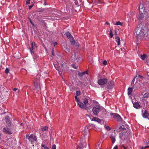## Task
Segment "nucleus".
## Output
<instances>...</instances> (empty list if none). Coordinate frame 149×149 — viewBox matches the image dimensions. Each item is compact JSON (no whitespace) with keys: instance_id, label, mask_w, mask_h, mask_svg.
I'll return each instance as SVG.
<instances>
[{"instance_id":"12","label":"nucleus","mask_w":149,"mask_h":149,"mask_svg":"<svg viewBox=\"0 0 149 149\" xmlns=\"http://www.w3.org/2000/svg\"><path fill=\"white\" fill-rule=\"evenodd\" d=\"M3 132V133L6 134H12V132L10 129L7 127H4Z\"/></svg>"},{"instance_id":"31","label":"nucleus","mask_w":149,"mask_h":149,"mask_svg":"<svg viewBox=\"0 0 149 149\" xmlns=\"http://www.w3.org/2000/svg\"><path fill=\"white\" fill-rule=\"evenodd\" d=\"M76 94L77 96H79L80 94V92L79 91H77L76 92Z\"/></svg>"},{"instance_id":"45","label":"nucleus","mask_w":149,"mask_h":149,"mask_svg":"<svg viewBox=\"0 0 149 149\" xmlns=\"http://www.w3.org/2000/svg\"><path fill=\"white\" fill-rule=\"evenodd\" d=\"M97 3H101V1L100 0H97Z\"/></svg>"},{"instance_id":"61","label":"nucleus","mask_w":149,"mask_h":149,"mask_svg":"<svg viewBox=\"0 0 149 149\" xmlns=\"http://www.w3.org/2000/svg\"><path fill=\"white\" fill-rule=\"evenodd\" d=\"M22 123H21V125H22Z\"/></svg>"},{"instance_id":"54","label":"nucleus","mask_w":149,"mask_h":149,"mask_svg":"<svg viewBox=\"0 0 149 149\" xmlns=\"http://www.w3.org/2000/svg\"><path fill=\"white\" fill-rule=\"evenodd\" d=\"M106 23L107 25L109 24V23L108 22H106Z\"/></svg>"},{"instance_id":"35","label":"nucleus","mask_w":149,"mask_h":149,"mask_svg":"<svg viewBox=\"0 0 149 149\" xmlns=\"http://www.w3.org/2000/svg\"><path fill=\"white\" fill-rule=\"evenodd\" d=\"M52 149H56V146L54 144L52 145Z\"/></svg>"},{"instance_id":"39","label":"nucleus","mask_w":149,"mask_h":149,"mask_svg":"<svg viewBox=\"0 0 149 149\" xmlns=\"http://www.w3.org/2000/svg\"><path fill=\"white\" fill-rule=\"evenodd\" d=\"M72 66L74 68L76 69H77L78 67V65H73Z\"/></svg>"},{"instance_id":"40","label":"nucleus","mask_w":149,"mask_h":149,"mask_svg":"<svg viewBox=\"0 0 149 149\" xmlns=\"http://www.w3.org/2000/svg\"><path fill=\"white\" fill-rule=\"evenodd\" d=\"M97 118L96 117H93L92 119V121H96V120H97Z\"/></svg>"},{"instance_id":"9","label":"nucleus","mask_w":149,"mask_h":149,"mask_svg":"<svg viewBox=\"0 0 149 149\" xmlns=\"http://www.w3.org/2000/svg\"><path fill=\"white\" fill-rule=\"evenodd\" d=\"M111 115H113V118H114L116 120L118 121H120L121 120L122 118L117 113H112L111 114Z\"/></svg>"},{"instance_id":"19","label":"nucleus","mask_w":149,"mask_h":149,"mask_svg":"<svg viewBox=\"0 0 149 149\" xmlns=\"http://www.w3.org/2000/svg\"><path fill=\"white\" fill-rule=\"evenodd\" d=\"M138 19L139 20L141 19L143 17V14L142 13L140 12L138 16Z\"/></svg>"},{"instance_id":"34","label":"nucleus","mask_w":149,"mask_h":149,"mask_svg":"<svg viewBox=\"0 0 149 149\" xmlns=\"http://www.w3.org/2000/svg\"><path fill=\"white\" fill-rule=\"evenodd\" d=\"M146 108L148 109H149V102H147L146 104Z\"/></svg>"},{"instance_id":"7","label":"nucleus","mask_w":149,"mask_h":149,"mask_svg":"<svg viewBox=\"0 0 149 149\" xmlns=\"http://www.w3.org/2000/svg\"><path fill=\"white\" fill-rule=\"evenodd\" d=\"M141 112L142 116L144 118H148L149 120V118H148L149 114L148 113L147 110H145L143 111V110H142Z\"/></svg>"},{"instance_id":"46","label":"nucleus","mask_w":149,"mask_h":149,"mask_svg":"<svg viewBox=\"0 0 149 149\" xmlns=\"http://www.w3.org/2000/svg\"><path fill=\"white\" fill-rule=\"evenodd\" d=\"M75 98L76 100V101L77 102V99H79V98H77V96H75Z\"/></svg>"},{"instance_id":"57","label":"nucleus","mask_w":149,"mask_h":149,"mask_svg":"<svg viewBox=\"0 0 149 149\" xmlns=\"http://www.w3.org/2000/svg\"><path fill=\"white\" fill-rule=\"evenodd\" d=\"M42 147H44V148L45 147V146L43 145H42Z\"/></svg>"},{"instance_id":"10","label":"nucleus","mask_w":149,"mask_h":149,"mask_svg":"<svg viewBox=\"0 0 149 149\" xmlns=\"http://www.w3.org/2000/svg\"><path fill=\"white\" fill-rule=\"evenodd\" d=\"M77 102L80 108L84 109H86L84 104L80 102L79 99H77Z\"/></svg>"},{"instance_id":"58","label":"nucleus","mask_w":149,"mask_h":149,"mask_svg":"<svg viewBox=\"0 0 149 149\" xmlns=\"http://www.w3.org/2000/svg\"><path fill=\"white\" fill-rule=\"evenodd\" d=\"M58 73H59V74H61V72L60 71H59V72H58Z\"/></svg>"},{"instance_id":"44","label":"nucleus","mask_w":149,"mask_h":149,"mask_svg":"<svg viewBox=\"0 0 149 149\" xmlns=\"http://www.w3.org/2000/svg\"><path fill=\"white\" fill-rule=\"evenodd\" d=\"M118 146H116L115 147H114L113 149H118Z\"/></svg>"},{"instance_id":"62","label":"nucleus","mask_w":149,"mask_h":149,"mask_svg":"<svg viewBox=\"0 0 149 149\" xmlns=\"http://www.w3.org/2000/svg\"><path fill=\"white\" fill-rule=\"evenodd\" d=\"M76 5L77 4V3H76Z\"/></svg>"},{"instance_id":"43","label":"nucleus","mask_w":149,"mask_h":149,"mask_svg":"<svg viewBox=\"0 0 149 149\" xmlns=\"http://www.w3.org/2000/svg\"><path fill=\"white\" fill-rule=\"evenodd\" d=\"M33 4L32 5L30 6H29V10L31 9V8L33 7Z\"/></svg>"},{"instance_id":"6","label":"nucleus","mask_w":149,"mask_h":149,"mask_svg":"<svg viewBox=\"0 0 149 149\" xmlns=\"http://www.w3.org/2000/svg\"><path fill=\"white\" fill-rule=\"evenodd\" d=\"M108 79L106 78L101 79L98 80V84L100 85H103L106 84L107 82Z\"/></svg>"},{"instance_id":"42","label":"nucleus","mask_w":149,"mask_h":149,"mask_svg":"<svg viewBox=\"0 0 149 149\" xmlns=\"http://www.w3.org/2000/svg\"><path fill=\"white\" fill-rule=\"evenodd\" d=\"M96 121L99 123L101 121V120L100 119L97 118V120H96Z\"/></svg>"},{"instance_id":"13","label":"nucleus","mask_w":149,"mask_h":149,"mask_svg":"<svg viewBox=\"0 0 149 149\" xmlns=\"http://www.w3.org/2000/svg\"><path fill=\"white\" fill-rule=\"evenodd\" d=\"M48 129V127L47 126H45L43 127H42L40 130H41L40 131V134H42V133L44 132H47Z\"/></svg>"},{"instance_id":"18","label":"nucleus","mask_w":149,"mask_h":149,"mask_svg":"<svg viewBox=\"0 0 149 149\" xmlns=\"http://www.w3.org/2000/svg\"><path fill=\"white\" fill-rule=\"evenodd\" d=\"M88 73L87 71H85L83 72H79L78 73V75L79 77H82L85 74H87Z\"/></svg>"},{"instance_id":"11","label":"nucleus","mask_w":149,"mask_h":149,"mask_svg":"<svg viewBox=\"0 0 149 149\" xmlns=\"http://www.w3.org/2000/svg\"><path fill=\"white\" fill-rule=\"evenodd\" d=\"M114 86L113 82L112 81H110L108 83L107 87L108 89H111Z\"/></svg>"},{"instance_id":"23","label":"nucleus","mask_w":149,"mask_h":149,"mask_svg":"<svg viewBox=\"0 0 149 149\" xmlns=\"http://www.w3.org/2000/svg\"><path fill=\"white\" fill-rule=\"evenodd\" d=\"M133 89L132 88H128V94L129 95H130L132 93V91Z\"/></svg>"},{"instance_id":"16","label":"nucleus","mask_w":149,"mask_h":149,"mask_svg":"<svg viewBox=\"0 0 149 149\" xmlns=\"http://www.w3.org/2000/svg\"><path fill=\"white\" fill-rule=\"evenodd\" d=\"M139 8L140 12L142 13V12L144 11V6L143 4H140L139 6Z\"/></svg>"},{"instance_id":"63","label":"nucleus","mask_w":149,"mask_h":149,"mask_svg":"<svg viewBox=\"0 0 149 149\" xmlns=\"http://www.w3.org/2000/svg\"><path fill=\"white\" fill-rule=\"evenodd\" d=\"M76 5L77 4V3H76Z\"/></svg>"},{"instance_id":"56","label":"nucleus","mask_w":149,"mask_h":149,"mask_svg":"<svg viewBox=\"0 0 149 149\" xmlns=\"http://www.w3.org/2000/svg\"><path fill=\"white\" fill-rule=\"evenodd\" d=\"M31 22V24L32 25H33V26H34V24H33V23H32V22Z\"/></svg>"},{"instance_id":"29","label":"nucleus","mask_w":149,"mask_h":149,"mask_svg":"<svg viewBox=\"0 0 149 149\" xmlns=\"http://www.w3.org/2000/svg\"><path fill=\"white\" fill-rule=\"evenodd\" d=\"M9 70L8 68H6L5 70V73L6 74H7L9 72Z\"/></svg>"},{"instance_id":"26","label":"nucleus","mask_w":149,"mask_h":149,"mask_svg":"<svg viewBox=\"0 0 149 149\" xmlns=\"http://www.w3.org/2000/svg\"><path fill=\"white\" fill-rule=\"evenodd\" d=\"M149 96V93H145L143 95V97L144 98H148Z\"/></svg>"},{"instance_id":"22","label":"nucleus","mask_w":149,"mask_h":149,"mask_svg":"<svg viewBox=\"0 0 149 149\" xmlns=\"http://www.w3.org/2000/svg\"><path fill=\"white\" fill-rule=\"evenodd\" d=\"M66 35L67 38L69 39L72 37L71 33L68 32L66 33Z\"/></svg>"},{"instance_id":"33","label":"nucleus","mask_w":149,"mask_h":149,"mask_svg":"<svg viewBox=\"0 0 149 149\" xmlns=\"http://www.w3.org/2000/svg\"><path fill=\"white\" fill-rule=\"evenodd\" d=\"M30 1L31 0H26V4L27 5L30 4Z\"/></svg>"},{"instance_id":"32","label":"nucleus","mask_w":149,"mask_h":149,"mask_svg":"<svg viewBox=\"0 0 149 149\" xmlns=\"http://www.w3.org/2000/svg\"><path fill=\"white\" fill-rule=\"evenodd\" d=\"M79 146L76 149H81V147L82 145L81 142L79 143Z\"/></svg>"},{"instance_id":"21","label":"nucleus","mask_w":149,"mask_h":149,"mask_svg":"<svg viewBox=\"0 0 149 149\" xmlns=\"http://www.w3.org/2000/svg\"><path fill=\"white\" fill-rule=\"evenodd\" d=\"M115 39H116V41L118 45H120V38L118 36H116Z\"/></svg>"},{"instance_id":"15","label":"nucleus","mask_w":149,"mask_h":149,"mask_svg":"<svg viewBox=\"0 0 149 149\" xmlns=\"http://www.w3.org/2000/svg\"><path fill=\"white\" fill-rule=\"evenodd\" d=\"M133 107L135 108L138 109L140 108V106L139 104L137 102H135L133 104Z\"/></svg>"},{"instance_id":"30","label":"nucleus","mask_w":149,"mask_h":149,"mask_svg":"<svg viewBox=\"0 0 149 149\" xmlns=\"http://www.w3.org/2000/svg\"><path fill=\"white\" fill-rule=\"evenodd\" d=\"M109 34H110V38H112L113 36V34L112 33V31L111 30H110V31Z\"/></svg>"},{"instance_id":"24","label":"nucleus","mask_w":149,"mask_h":149,"mask_svg":"<svg viewBox=\"0 0 149 149\" xmlns=\"http://www.w3.org/2000/svg\"><path fill=\"white\" fill-rule=\"evenodd\" d=\"M110 138L111 140L112 141V142L113 143L115 142L116 139L114 136H113L112 135H111L110 136Z\"/></svg>"},{"instance_id":"1","label":"nucleus","mask_w":149,"mask_h":149,"mask_svg":"<svg viewBox=\"0 0 149 149\" xmlns=\"http://www.w3.org/2000/svg\"><path fill=\"white\" fill-rule=\"evenodd\" d=\"M148 35V33H145L144 30L141 27L139 26L136 29L135 37L137 42L141 41L142 39H146Z\"/></svg>"},{"instance_id":"47","label":"nucleus","mask_w":149,"mask_h":149,"mask_svg":"<svg viewBox=\"0 0 149 149\" xmlns=\"http://www.w3.org/2000/svg\"><path fill=\"white\" fill-rule=\"evenodd\" d=\"M17 90V88H15L13 89V91H16Z\"/></svg>"},{"instance_id":"20","label":"nucleus","mask_w":149,"mask_h":149,"mask_svg":"<svg viewBox=\"0 0 149 149\" xmlns=\"http://www.w3.org/2000/svg\"><path fill=\"white\" fill-rule=\"evenodd\" d=\"M6 123L8 126H10V121L8 117H7L6 118Z\"/></svg>"},{"instance_id":"60","label":"nucleus","mask_w":149,"mask_h":149,"mask_svg":"<svg viewBox=\"0 0 149 149\" xmlns=\"http://www.w3.org/2000/svg\"><path fill=\"white\" fill-rule=\"evenodd\" d=\"M115 34L116 35H117V33H116V31H115Z\"/></svg>"},{"instance_id":"37","label":"nucleus","mask_w":149,"mask_h":149,"mask_svg":"<svg viewBox=\"0 0 149 149\" xmlns=\"http://www.w3.org/2000/svg\"><path fill=\"white\" fill-rule=\"evenodd\" d=\"M105 128L108 130H111L110 128L108 126H106Z\"/></svg>"},{"instance_id":"36","label":"nucleus","mask_w":149,"mask_h":149,"mask_svg":"<svg viewBox=\"0 0 149 149\" xmlns=\"http://www.w3.org/2000/svg\"><path fill=\"white\" fill-rule=\"evenodd\" d=\"M107 62L106 60H104L103 61V64L104 65H107Z\"/></svg>"},{"instance_id":"8","label":"nucleus","mask_w":149,"mask_h":149,"mask_svg":"<svg viewBox=\"0 0 149 149\" xmlns=\"http://www.w3.org/2000/svg\"><path fill=\"white\" fill-rule=\"evenodd\" d=\"M31 47L30 48V50L31 54L33 53V50H35L37 47L36 44L35 42H31Z\"/></svg>"},{"instance_id":"49","label":"nucleus","mask_w":149,"mask_h":149,"mask_svg":"<svg viewBox=\"0 0 149 149\" xmlns=\"http://www.w3.org/2000/svg\"><path fill=\"white\" fill-rule=\"evenodd\" d=\"M44 149H49L46 146V147H45L44 148Z\"/></svg>"},{"instance_id":"3","label":"nucleus","mask_w":149,"mask_h":149,"mask_svg":"<svg viewBox=\"0 0 149 149\" xmlns=\"http://www.w3.org/2000/svg\"><path fill=\"white\" fill-rule=\"evenodd\" d=\"M92 111L93 114L96 116H97L100 111H102L103 112L106 111V110L103 107L100 105H97L93 107L92 109Z\"/></svg>"},{"instance_id":"50","label":"nucleus","mask_w":149,"mask_h":149,"mask_svg":"<svg viewBox=\"0 0 149 149\" xmlns=\"http://www.w3.org/2000/svg\"><path fill=\"white\" fill-rule=\"evenodd\" d=\"M55 67L56 68V69L57 70H58V71L59 70V68H58V67H55Z\"/></svg>"},{"instance_id":"52","label":"nucleus","mask_w":149,"mask_h":149,"mask_svg":"<svg viewBox=\"0 0 149 149\" xmlns=\"http://www.w3.org/2000/svg\"><path fill=\"white\" fill-rule=\"evenodd\" d=\"M57 44V43L56 42H55L54 44V46H55Z\"/></svg>"},{"instance_id":"64","label":"nucleus","mask_w":149,"mask_h":149,"mask_svg":"<svg viewBox=\"0 0 149 149\" xmlns=\"http://www.w3.org/2000/svg\"><path fill=\"white\" fill-rule=\"evenodd\" d=\"M148 65H149V63L148 64Z\"/></svg>"},{"instance_id":"28","label":"nucleus","mask_w":149,"mask_h":149,"mask_svg":"<svg viewBox=\"0 0 149 149\" xmlns=\"http://www.w3.org/2000/svg\"><path fill=\"white\" fill-rule=\"evenodd\" d=\"M119 129L122 130H126V128L124 127H123L122 126L119 127Z\"/></svg>"},{"instance_id":"51","label":"nucleus","mask_w":149,"mask_h":149,"mask_svg":"<svg viewBox=\"0 0 149 149\" xmlns=\"http://www.w3.org/2000/svg\"><path fill=\"white\" fill-rule=\"evenodd\" d=\"M2 87L3 88V87L2 86H0V92H1V89Z\"/></svg>"},{"instance_id":"25","label":"nucleus","mask_w":149,"mask_h":149,"mask_svg":"<svg viewBox=\"0 0 149 149\" xmlns=\"http://www.w3.org/2000/svg\"><path fill=\"white\" fill-rule=\"evenodd\" d=\"M147 56L146 54H143V55H141V58L143 60H144L145 59V58H146V57Z\"/></svg>"},{"instance_id":"14","label":"nucleus","mask_w":149,"mask_h":149,"mask_svg":"<svg viewBox=\"0 0 149 149\" xmlns=\"http://www.w3.org/2000/svg\"><path fill=\"white\" fill-rule=\"evenodd\" d=\"M84 104L85 105V107L86 108V109L88 108L90 106L89 104L88 103V100L87 99H85L84 100Z\"/></svg>"},{"instance_id":"48","label":"nucleus","mask_w":149,"mask_h":149,"mask_svg":"<svg viewBox=\"0 0 149 149\" xmlns=\"http://www.w3.org/2000/svg\"><path fill=\"white\" fill-rule=\"evenodd\" d=\"M147 75L148 76V79L149 80V72H147Z\"/></svg>"},{"instance_id":"17","label":"nucleus","mask_w":149,"mask_h":149,"mask_svg":"<svg viewBox=\"0 0 149 149\" xmlns=\"http://www.w3.org/2000/svg\"><path fill=\"white\" fill-rule=\"evenodd\" d=\"M69 39L71 45H73L75 44V42L73 37Z\"/></svg>"},{"instance_id":"41","label":"nucleus","mask_w":149,"mask_h":149,"mask_svg":"<svg viewBox=\"0 0 149 149\" xmlns=\"http://www.w3.org/2000/svg\"><path fill=\"white\" fill-rule=\"evenodd\" d=\"M64 63H61V68L62 69L64 67L63 65L64 64Z\"/></svg>"},{"instance_id":"4","label":"nucleus","mask_w":149,"mask_h":149,"mask_svg":"<svg viewBox=\"0 0 149 149\" xmlns=\"http://www.w3.org/2000/svg\"><path fill=\"white\" fill-rule=\"evenodd\" d=\"M26 137L27 139L29 141H30L32 144L33 142L36 141L37 140V138L36 136L33 134H31L29 135V134H27L26 135Z\"/></svg>"},{"instance_id":"27","label":"nucleus","mask_w":149,"mask_h":149,"mask_svg":"<svg viewBox=\"0 0 149 149\" xmlns=\"http://www.w3.org/2000/svg\"><path fill=\"white\" fill-rule=\"evenodd\" d=\"M122 23L120 22L119 21H118L117 22H116V24H115V25H122Z\"/></svg>"},{"instance_id":"53","label":"nucleus","mask_w":149,"mask_h":149,"mask_svg":"<svg viewBox=\"0 0 149 149\" xmlns=\"http://www.w3.org/2000/svg\"><path fill=\"white\" fill-rule=\"evenodd\" d=\"M123 147L124 148V149H127V148L124 146H123Z\"/></svg>"},{"instance_id":"55","label":"nucleus","mask_w":149,"mask_h":149,"mask_svg":"<svg viewBox=\"0 0 149 149\" xmlns=\"http://www.w3.org/2000/svg\"><path fill=\"white\" fill-rule=\"evenodd\" d=\"M31 22V24L32 25H33V26H34V24H33V23H32V22Z\"/></svg>"},{"instance_id":"2","label":"nucleus","mask_w":149,"mask_h":149,"mask_svg":"<svg viewBox=\"0 0 149 149\" xmlns=\"http://www.w3.org/2000/svg\"><path fill=\"white\" fill-rule=\"evenodd\" d=\"M143 77L141 76L138 75V76L137 75L132 80V84L133 86H134L135 87H136L139 86L140 85V80L143 79Z\"/></svg>"},{"instance_id":"59","label":"nucleus","mask_w":149,"mask_h":149,"mask_svg":"<svg viewBox=\"0 0 149 149\" xmlns=\"http://www.w3.org/2000/svg\"><path fill=\"white\" fill-rule=\"evenodd\" d=\"M84 144L86 145V142H84Z\"/></svg>"},{"instance_id":"5","label":"nucleus","mask_w":149,"mask_h":149,"mask_svg":"<svg viewBox=\"0 0 149 149\" xmlns=\"http://www.w3.org/2000/svg\"><path fill=\"white\" fill-rule=\"evenodd\" d=\"M35 87L37 89H40V83L39 79H35L34 81Z\"/></svg>"},{"instance_id":"38","label":"nucleus","mask_w":149,"mask_h":149,"mask_svg":"<svg viewBox=\"0 0 149 149\" xmlns=\"http://www.w3.org/2000/svg\"><path fill=\"white\" fill-rule=\"evenodd\" d=\"M149 148V145L145 146L144 148L142 147L140 149H145L146 148Z\"/></svg>"}]
</instances>
